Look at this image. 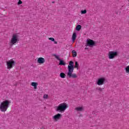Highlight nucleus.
Segmentation results:
<instances>
[{
    "mask_svg": "<svg viewBox=\"0 0 129 129\" xmlns=\"http://www.w3.org/2000/svg\"><path fill=\"white\" fill-rule=\"evenodd\" d=\"M81 25H78L77 26L76 28V30L77 31H80L81 30Z\"/></svg>",
    "mask_w": 129,
    "mask_h": 129,
    "instance_id": "16",
    "label": "nucleus"
},
{
    "mask_svg": "<svg viewBox=\"0 0 129 129\" xmlns=\"http://www.w3.org/2000/svg\"><path fill=\"white\" fill-rule=\"evenodd\" d=\"M116 56H117V52L116 51L109 52V59H113Z\"/></svg>",
    "mask_w": 129,
    "mask_h": 129,
    "instance_id": "7",
    "label": "nucleus"
},
{
    "mask_svg": "<svg viewBox=\"0 0 129 129\" xmlns=\"http://www.w3.org/2000/svg\"><path fill=\"white\" fill-rule=\"evenodd\" d=\"M31 85H32V86H33V87L38 86V83L32 82V83H31Z\"/></svg>",
    "mask_w": 129,
    "mask_h": 129,
    "instance_id": "18",
    "label": "nucleus"
},
{
    "mask_svg": "<svg viewBox=\"0 0 129 129\" xmlns=\"http://www.w3.org/2000/svg\"><path fill=\"white\" fill-rule=\"evenodd\" d=\"M69 65L68 66L69 72L68 73V77L69 78H77V75L76 74H72L73 71H74V62L70 61L69 62Z\"/></svg>",
    "mask_w": 129,
    "mask_h": 129,
    "instance_id": "1",
    "label": "nucleus"
},
{
    "mask_svg": "<svg viewBox=\"0 0 129 129\" xmlns=\"http://www.w3.org/2000/svg\"><path fill=\"white\" fill-rule=\"evenodd\" d=\"M85 49H88V48H87V47H86V48H85Z\"/></svg>",
    "mask_w": 129,
    "mask_h": 129,
    "instance_id": "29",
    "label": "nucleus"
},
{
    "mask_svg": "<svg viewBox=\"0 0 129 129\" xmlns=\"http://www.w3.org/2000/svg\"><path fill=\"white\" fill-rule=\"evenodd\" d=\"M77 111H82L83 110V107H78L75 109Z\"/></svg>",
    "mask_w": 129,
    "mask_h": 129,
    "instance_id": "13",
    "label": "nucleus"
},
{
    "mask_svg": "<svg viewBox=\"0 0 129 129\" xmlns=\"http://www.w3.org/2000/svg\"><path fill=\"white\" fill-rule=\"evenodd\" d=\"M104 81H105V79L103 78H101L98 80L97 83L98 85H102L103 83H104Z\"/></svg>",
    "mask_w": 129,
    "mask_h": 129,
    "instance_id": "10",
    "label": "nucleus"
},
{
    "mask_svg": "<svg viewBox=\"0 0 129 129\" xmlns=\"http://www.w3.org/2000/svg\"><path fill=\"white\" fill-rule=\"evenodd\" d=\"M125 71L126 73H129V66H127L125 68Z\"/></svg>",
    "mask_w": 129,
    "mask_h": 129,
    "instance_id": "21",
    "label": "nucleus"
},
{
    "mask_svg": "<svg viewBox=\"0 0 129 129\" xmlns=\"http://www.w3.org/2000/svg\"><path fill=\"white\" fill-rule=\"evenodd\" d=\"M49 40H50L51 41H52V42H55V39L53 37H50L48 38Z\"/></svg>",
    "mask_w": 129,
    "mask_h": 129,
    "instance_id": "22",
    "label": "nucleus"
},
{
    "mask_svg": "<svg viewBox=\"0 0 129 129\" xmlns=\"http://www.w3.org/2000/svg\"><path fill=\"white\" fill-rule=\"evenodd\" d=\"M38 86H35L34 87V89H37V87Z\"/></svg>",
    "mask_w": 129,
    "mask_h": 129,
    "instance_id": "25",
    "label": "nucleus"
},
{
    "mask_svg": "<svg viewBox=\"0 0 129 129\" xmlns=\"http://www.w3.org/2000/svg\"><path fill=\"white\" fill-rule=\"evenodd\" d=\"M62 117V114L60 113H58L52 117L53 119L55 120V121H58L59 119H60Z\"/></svg>",
    "mask_w": 129,
    "mask_h": 129,
    "instance_id": "9",
    "label": "nucleus"
},
{
    "mask_svg": "<svg viewBox=\"0 0 129 129\" xmlns=\"http://www.w3.org/2000/svg\"><path fill=\"white\" fill-rule=\"evenodd\" d=\"M77 37V35L76 34V32H74L72 36V40L73 41H75L76 40V37Z\"/></svg>",
    "mask_w": 129,
    "mask_h": 129,
    "instance_id": "12",
    "label": "nucleus"
},
{
    "mask_svg": "<svg viewBox=\"0 0 129 129\" xmlns=\"http://www.w3.org/2000/svg\"><path fill=\"white\" fill-rule=\"evenodd\" d=\"M19 39L18 38V35L17 34H13L12 38L11 40V44L10 46L12 47L13 45H15L16 43H17L18 42Z\"/></svg>",
    "mask_w": 129,
    "mask_h": 129,
    "instance_id": "4",
    "label": "nucleus"
},
{
    "mask_svg": "<svg viewBox=\"0 0 129 129\" xmlns=\"http://www.w3.org/2000/svg\"><path fill=\"white\" fill-rule=\"evenodd\" d=\"M74 68H77V69H79V63H78V62L76 61L75 62V66L74 67Z\"/></svg>",
    "mask_w": 129,
    "mask_h": 129,
    "instance_id": "14",
    "label": "nucleus"
},
{
    "mask_svg": "<svg viewBox=\"0 0 129 129\" xmlns=\"http://www.w3.org/2000/svg\"><path fill=\"white\" fill-rule=\"evenodd\" d=\"M72 53L73 54V57H76V56H77V52H76V51L73 50Z\"/></svg>",
    "mask_w": 129,
    "mask_h": 129,
    "instance_id": "15",
    "label": "nucleus"
},
{
    "mask_svg": "<svg viewBox=\"0 0 129 129\" xmlns=\"http://www.w3.org/2000/svg\"><path fill=\"white\" fill-rule=\"evenodd\" d=\"M86 13H87V11H86V10H82V11H81V14H82V15H84V14H86Z\"/></svg>",
    "mask_w": 129,
    "mask_h": 129,
    "instance_id": "20",
    "label": "nucleus"
},
{
    "mask_svg": "<svg viewBox=\"0 0 129 129\" xmlns=\"http://www.w3.org/2000/svg\"><path fill=\"white\" fill-rule=\"evenodd\" d=\"M52 56H53V57H55L57 60L59 61V65H63L64 66V65H66V63H65L64 60H61V59H60V57H59V55L53 54Z\"/></svg>",
    "mask_w": 129,
    "mask_h": 129,
    "instance_id": "8",
    "label": "nucleus"
},
{
    "mask_svg": "<svg viewBox=\"0 0 129 129\" xmlns=\"http://www.w3.org/2000/svg\"><path fill=\"white\" fill-rule=\"evenodd\" d=\"M103 88H97L96 89V90H97V91H100V92H101V91H102V90H103Z\"/></svg>",
    "mask_w": 129,
    "mask_h": 129,
    "instance_id": "19",
    "label": "nucleus"
},
{
    "mask_svg": "<svg viewBox=\"0 0 129 129\" xmlns=\"http://www.w3.org/2000/svg\"><path fill=\"white\" fill-rule=\"evenodd\" d=\"M11 102L10 100H6L1 103L0 105V110L3 112L7 111Z\"/></svg>",
    "mask_w": 129,
    "mask_h": 129,
    "instance_id": "2",
    "label": "nucleus"
},
{
    "mask_svg": "<svg viewBox=\"0 0 129 129\" xmlns=\"http://www.w3.org/2000/svg\"><path fill=\"white\" fill-rule=\"evenodd\" d=\"M86 46L88 47H93V46H95V42H94L93 40L88 39L87 40Z\"/></svg>",
    "mask_w": 129,
    "mask_h": 129,
    "instance_id": "6",
    "label": "nucleus"
},
{
    "mask_svg": "<svg viewBox=\"0 0 129 129\" xmlns=\"http://www.w3.org/2000/svg\"><path fill=\"white\" fill-rule=\"evenodd\" d=\"M43 97H48V95L44 94V96H43Z\"/></svg>",
    "mask_w": 129,
    "mask_h": 129,
    "instance_id": "24",
    "label": "nucleus"
},
{
    "mask_svg": "<svg viewBox=\"0 0 129 129\" xmlns=\"http://www.w3.org/2000/svg\"><path fill=\"white\" fill-rule=\"evenodd\" d=\"M37 62L40 64H43V63H45V58L43 57H39L37 60Z\"/></svg>",
    "mask_w": 129,
    "mask_h": 129,
    "instance_id": "11",
    "label": "nucleus"
},
{
    "mask_svg": "<svg viewBox=\"0 0 129 129\" xmlns=\"http://www.w3.org/2000/svg\"><path fill=\"white\" fill-rule=\"evenodd\" d=\"M43 98L47 99V98H48L47 97H44Z\"/></svg>",
    "mask_w": 129,
    "mask_h": 129,
    "instance_id": "27",
    "label": "nucleus"
},
{
    "mask_svg": "<svg viewBox=\"0 0 129 129\" xmlns=\"http://www.w3.org/2000/svg\"><path fill=\"white\" fill-rule=\"evenodd\" d=\"M54 3H55L54 2H52V4H54Z\"/></svg>",
    "mask_w": 129,
    "mask_h": 129,
    "instance_id": "28",
    "label": "nucleus"
},
{
    "mask_svg": "<svg viewBox=\"0 0 129 129\" xmlns=\"http://www.w3.org/2000/svg\"><path fill=\"white\" fill-rule=\"evenodd\" d=\"M54 44H58V42L57 41H54Z\"/></svg>",
    "mask_w": 129,
    "mask_h": 129,
    "instance_id": "26",
    "label": "nucleus"
},
{
    "mask_svg": "<svg viewBox=\"0 0 129 129\" xmlns=\"http://www.w3.org/2000/svg\"><path fill=\"white\" fill-rule=\"evenodd\" d=\"M60 76L61 78H65V76H66V75L64 74L63 73H61L60 74Z\"/></svg>",
    "mask_w": 129,
    "mask_h": 129,
    "instance_id": "17",
    "label": "nucleus"
},
{
    "mask_svg": "<svg viewBox=\"0 0 129 129\" xmlns=\"http://www.w3.org/2000/svg\"><path fill=\"white\" fill-rule=\"evenodd\" d=\"M7 65V68L8 69H12L15 65H16V61L13 59H10L6 62Z\"/></svg>",
    "mask_w": 129,
    "mask_h": 129,
    "instance_id": "5",
    "label": "nucleus"
},
{
    "mask_svg": "<svg viewBox=\"0 0 129 129\" xmlns=\"http://www.w3.org/2000/svg\"><path fill=\"white\" fill-rule=\"evenodd\" d=\"M66 108H67V104L66 103H62L56 107V111H58V112H64L66 110Z\"/></svg>",
    "mask_w": 129,
    "mask_h": 129,
    "instance_id": "3",
    "label": "nucleus"
},
{
    "mask_svg": "<svg viewBox=\"0 0 129 129\" xmlns=\"http://www.w3.org/2000/svg\"><path fill=\"white\" fill-rule=\"evenodd\" d=\"M22 4H23V2H22V1L21 0H19V1L18 3V5H22Z\"/></svg>",
    "mask_w": 129,
    "mask_h": 129,
    "instance_id": "23",
    "label": "nucleus"
},
{
    "mask_svg": "<svg viewBox=\"0 0 129 129\" xmlns=\"http://www.w3.org/2000/svg\"><path fill=\"white\" fill-rule=\"evenodd\" d=\"M93 113H94V112H93Z\"/></svg>",
    "mask_w": 129,
    "mask_h": 129,
    "instance_id": "30",
    "label": "nucleus"
}]
</instances>
